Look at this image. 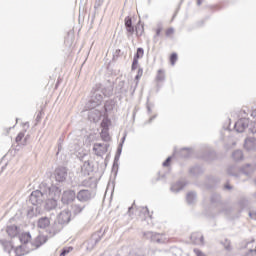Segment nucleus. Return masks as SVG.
<instances>
[{"mask_svg":"<svg viewBox=\"0 0 256 256\" xmlns=\"http://www.w3.org/2000/svg\"><path fill=\"white\" fill-rule=\"evenodd\" d=\"M59 194V190L55 186H47V184L42 183L40 185V190H35L30 194L29 201L33 205H41L47 196L53 197V193Z\"/></svg>","mask_w":256,"mask_h":256,"instance_id":"obj_1","label":"nucleus"},{"mask_svg":"<svg viewBox=\"0 0 256 256\" xmlns=\"http://www.w3.org/2000/svg\"><path fill=\"white\" fill-rule=\"evenodd\" d=\"M95 198V191L93 190H87L82 189L76 194V199L80 201L82 204H73L72 205V211L74 215H79V213H82L83 209H85L84 203H89L91 199Z\"/></svg>","mask_w":256,"mask_h":256,"instance_id":"obj_2","label":"nucleus"},{"mask_svg":"<svg viewBox=\"0 0 256 256\" xmlns=\"http://www.w3.org/2000/svg\"><path fill=\"white\" fill-rule=\"evenodd\" d=\"M111 95H113V90L111 89L105 88L102 91L96 90L86 104V109H95V107H99V105L103 103V97H111Z\"/></svg>","mask_w":256,"mask_h":256,"instance_id":"obj_3","label":"nucleus"},{"mask_svg":"<svg viewBox=\"0 0 256 256\" xmlns=\"http://www.w3.org/2000/svg\"><path fill=\"white\" fill-rule=\"evenodd\" d=\"M71 221V212L69 210H63L59 213L57 217V221L51 225L50 235H57L61 229H63V225H67Z\"/></svg>","mask_w":256,"mask_h":256,"instance_id":"obj_4","label":"nucleus"},{"mask_svg":"<svg viewBox=\"0 0 256 256\" xmlns=\"http://www.w3.org/2000/svg\"><path fill=\"white\" fill-rule=\"evenodd\" d=\"M227 173H228V175H231L232 177H241V175H246L247 177H249V175H251V173H252L251 165L247 164L245 167H243L240 170H239V168H237V166H229L227 168Z\"/></svg>","mask_w":256,"mask_h":256,"instance_id":"obj_5","label":"nucleus"},{"mask_svg":"<svg viewBox=\"0 0 256 256\" xmlns=\"http://www.w3.org/2000/svg\"><path fill=\"white\" fill-rule=\"evenodd\" d=\"M41 240H43V242H40V243H37L36 245H35V247H27V248H25L26 246H24V245H20V246H17L15 249H14V253H15V256H23V255H27V253H29V251H33V250H35V249H39V247L41 246V245H43V243H46V239H45V237H38L37 238V241H41Z\"/></svg>","mask_w":256,"mask_h":256,"instance_id":"obj_6","label":"nucleus"},{"mask_svg":"<svg viewBox=\"0 0 256 256\" xmlns=\"http://www.w3.org/2000/svg\"><path fill=\"white\" fill-rule=\"evenodd\" d=\"M102 237H103V234L101 233V231H98V232L92 234L90 239L85 242L87 251H93V249H95V245H97V243H99V241H101Z\"/></svg>","mask_w":256,"mask_h":256,"instance_id":"obj_7","label":"nucleus"},{"mask_svg":"<svg viewBox=\"0 0 256 256\" xmlns=\"http://www.w3.org/2000/svg\"><path fill=\"white\" fill-rule=\"evenodd\" d=\"M93 151L97 157H103V155L109 151V144L95 143L93 146Z\"/></svg>","mask_w":256,"mask_h":256,"instance_id":"obj_8","label":"nucleus"},{"mask_svg":"<svg viewBox=\"0 0 256 256\" xmlns=\"http://www.w3.org/2000/svg\"><path fill=\"white\" fill-rule=\"evenodd\" d=\"M144 237L146 239H150L152 243H165V240L163 239V235L155 232H145Z\"/></svg>","mask_w":256,"mask_h":256,"instance_id":"obj_9","label":"nucleus"},{"mask_svg":"<svg viewBox=\"0 0 256 256\" xmlns=\"http://www.w3.org/2000/svg\"><path fill=\"white\" fill-rule=\"evenodd\" d=\"M249 119L248 118H241L235 123V130L237 133H243L246 127H249Z\"/></svg>","mask_w":256,"mask_h":256,"instance_id":"obj_10","label":"nucleus"},{"mask_svg":"<svg viewBox=\"0 0 256 256\" xmlns=\"http://www.w3.org/2000/svg\"><path fill=\"white\" fill-rule=\"evenodd\" d=\"M55 179L58 183H63L67 179V168L59 167L55 170Z\"/></svg>","mask_w":256,"mask_h":256,"instance_id":"obj_11","label":"nucleus"},{"mask_svg":"<svg viewBox=\"0 0 256 256\" xmlns=\"http://www.w3.org/2000/svg\"><path fill=\"white\" fill-rule=\"evenodd\" d=\"M76 197L77 194L75 193V190H66L63 192L62 201L63 203H72V201H75Z\"/></svg>","mask_w":256,"mask_h":256,"instance_id":"obj_12","label":"nucleus"},{"mask_svg":"<svg viewBox=\"0 0 256 256\" xmlns=\"http://www.w3.org/2000/svg\"><path fill=\"white\" fill-rule=\"evenodd\" d=\"M19 241H20V243H22V245L24 247H35V245H33V243H31V233H29V232L22 233L19 236Z\"/></svg>","mask_w":256,"mask_h":256,"instance_id":"obj_13","label":"nucleus"},{"mask_svg":"<svg viewBox=\"0 0 256 256\" xmlns=\"http://www.w3.org/2000/svg\"><path fill=\"white\" fill-rule=\"evenodd\" d=\"M190 239L194 245H204L203 234L200 232H194L191 234Z\"/></svg>","mask_w":256,"mask_h":256,"instance_id":"obj_14","label":"nucleus"},{"mask_svg":"<svg viewBox=\"0 0 256 256\" xmlns=\"http://www.w3.org/2000/svg\"><path fill=\"white\" fill-rule=\"evenodd\" d=\"M124 25L126 27L128 37H129V35H133V33H135V27L133 26V19H131V17L127 16L124 19Z\"/></svg>","mask_w":256,"mask_h":256,"instance_id":"obj_15","label":"nucleus"},{"mask_svg":"<svg viewBox=\"0 0 256 256\" xmlns=\"http://www.w3.org/2000/svg\"><path fill=\"white\" fill-rule=\"evenodd\" d=\"M255 138L251 137V138H246L245 142H244V149H246V151H255L256 149V142H255Z\"/></svg>","mask_w":256,"mask_h":256,"instance_id":"obj_16","label":"nucleus"},{"mask_svg":"<svg viewBox=\"0 0 256 256\" xmlns=\"http://www.w3.org/2000/svg\"><path fill=\"white\" fill-rule=\"evenodd\" d=\"M49 225H51V219L49 217L45 216L38 219L37 227L39 229H47Z\"/></svg>","mask_w":256,"mask_h":256,"instance_id":"obj_17","label":"nucleus"},{"mask_svg":"<svg viewBox=\"0 0 256 256\" xmlns=\"http://www.w3.org/2000/svg\"><path fill=\"white\" fill-rule=\"evenodd\" d=\"M57 207V200L55 198H50L46 200L45 209L46 211H53Z\"/></svg>","mask_w":256,"mask_h":256,"instance_id":"obj_18","label":"nucleus"},{"mask_svg":"<svg viewBox=\"0 0 256 256\" xmlns=\"http://www.w3.org/2000/svg\"><path fill=\"white\" fill-rule=\"evenodd\" d=\"M6 233L9 235V237H17V235H19V228L15 225L8 226Z\"/></svg>","mask_w":256,"mask_h":256,"instance_id":"obj_19","label":"nucleus"},{"mask_svg":"<svg viewBox=\"0 0 256 256\" xmlns=\"http://www.w3.org/2000/svg\"><path fill=\"white\" fill-rule=\"evenodd\" d=\"M185 188V182L184 181H178L175 184L171 186V191L173 193H179V191H182V189Z\"/></svg>","mask_w":256,"mask_h":256,"instance_id":"obj_20","label":"nucleus"},{"mask_svg":"<svg viewBox=\"0 0 256 256\" xmlns=\"http://www.w3.org/2000/svg\"><path fill=\"white\" fill-rule=\"evenodd\" d=\"M186 201H187L188 205H193L197 201V193L189 192L186 195Z\"/></svg>","mask_w":256,"mask_h":256,"instance_id":"obj_21","label":"nucleus"},{"mask_svg":"<svg viewBox=\"0 0 256 256\" xmlns=\"http://www.w3.org/2000/svg\"><path fill=\"white\" fill-rule=\"evenodd\" d=\"M90 110L91 111L88 114L90 121H97L99 117H101V112H99V110H93V109H90Z\"/></svg>","mask_w":256,"mask_h":256,"instance_id":"obj_22","label":"nucleus"},{"mask_svg":"<svg viewBox=\"0 0 256 256\" xmlns=\"http://www.w3.org/2000/svg\"><path fill=\"white\" fill-rule=\"evenodd\" d=\"M115 107V102L113 100H108L104 104V109L106 113H109V111H113Z\"/></svg>","mask_w":256,"mask_h":256,"instance_id":"obj_23","label":"nucleus"},{"mask_svg":"<svg viewBox=\"0 0 256 256\" xmlns=\"http://www.w3.org/2000/svg\"><path fill=\"white\" fill-rule=\"evenodd\" d=\"M201 173H203V169L201 168V166H194L190 169V174L194 177H197V175H201Z\"/></svg>","mask_w":256,"mask_h":256,"instance_id":"obj_24","label":"nucleus"},{"mask_svg":"<svg viewBox=\"0 0 256 256\" xmlns=\"http://www.w3.org/2000/svg\"><path fill=\"white\" fill-rule=\"evenodd\" d=\"M232 158L234 159V161H241V159H243V151L235 150L232 153Z\"/></svg>","mask_w":256,"mask_h":256,"instance_id":"obj_25","label":"nucleus"},{"mask_svg":"<svg viewBox=\"0 0 256 256\" xmlns=\"http://www.w3.org/2000/svg\"><path fill=\"white\" fill-rule=\"evenodd\" d=\"M156 81H165V71L158 70Z\"/></svg>","mask_w":256,"mask_h":256,"instance_id":"obj_26","label":"nucleus"},{"mask_svg":"<svg viewBox=\"0 0 256 256\" xmlns=\"http://www.w3.org/2000/svg\"><path fill=\"white\" fill-rule=\"evenodd\" d=\"M145 54V50L143 48H138L136 54L134 55V59H141Z\"/></svg>","mask_w":256,"mask_h":256,"instance_id":"obj_27","label":"nucleus"},{"mask_svg":"<svg viewBox=\"0 0 256 256\" xmlns=\"http://www.w3.org/2000/svg\"><path fill=\"white\" fill-rule=\"evenodd\" d=\"M141 77H143V68H139L137 75L135 76L136 87H137V85H139V79H141Z\"/></svg>","mask_w":256,"mask_h":256,"instance_id":"obj_28","label":"nucleus"},{"mask_svg":"<svg viewBox=\"0 0 256 256\" xmlns=\"http://www.w3.org/2000/svg\"><path fill=\"white\" fill-rule=\"evenodd\" d=\"M73 251V247H65L61 250V253L59 256H66L68 253H71Z\"/></svg>","mask_w":256,"mask_h":256,"instance_id":"obj_29","label":"nucleus"},{"mask_svg":"<svg viewBox=\"0 0 256 256\" xmlns=\"http://www.w3.org/2000/svg\"><path fill=\"white\" fill-rule=\"evenodd\" d=\"M180 154L181 157H189V155H191V150H189V148H182Z\"/></svg>","mask_w":256,"mask_h":256,"instance_id":"obj_30","label":"nucleus"},{"mask_svg":"<svg viewBox=\"0 0 256 256\" xmlns=\"http://www.w3.org/2000/svg\"><path fill=\"white\" fill-rule=\"evenodd\" d=\"M249 131L250 133H253V135H255L256 133V122H251L249 125Z\"/></svg>","mask_w":256,"mask_h":256,"instance_id":"obj_31","label":"nucleus"},{"mask_svg":"<svg viewBox=\"0 0 256 256\" xmlns=\"http://www.w3.org/2000/svg\"><path fill=\"white\" fill-rule=\"evenodd\" d=\"M221 201V196L219 194H213L211 197V203H219Z\"/></svg>","mask_w":256,"mask_h":256,"instance_id":"obj_32","label":"nucleus"},{"mask_svg":"<svg viewBox=\"0 0 256 256\" xmlns=\"http://www.w3.org/2000/svg\"><path fill=\"white\" fill-rule=\"evenodd\" d=\"M223 246H224V249H226V251H231V241H229V240H225L224 242H223Z\"/></svg>","mask_w":256,"mask_h":256,"instance_id":"obj_33","label":"nucleus"},{"mask_svg":"<svg viewBox=\"0 0 256 256\" xmlns=\"http://www.w3.org/2000/svg\"><path fill=\"white\" fill-rule=\"evenodd\" d=\"M170 62H171V65H175V63L177 62V53H172L171 54Z\"/></svg>","mask_w":256,"mask_h":256,"instance_id":"obj_34","label":"nucleus"},{"mask_svg":"<svg viewBox=\"0 0 256 256\" xmlns=\"http://www.w3.org/2000/svg\"><path fill=\"white\" fill-rule=\"evenodd\" d=\"M138 65H139V59L133 58L132 71H135V69H137Z\"/></svg>","mask_w":256,"mask_h":256,"instance_id":"obj_35","label":"nucleus"},{"mask_svg":"<svg viewBox=\"0 0 256 256\" xmlns=\"http://www.w3.org/2000/svg\"><path fill=\"white\" fill-rule=\"evenodd\" d=\"M23 137H25V133L20 132L16 137V143H21V141H23Z\"/></svg>","mask_w":256,"mask_h":256,"instance_id":"obj_36","label":"nucleus"},{"mask_svg":"<svg viewBox=\"0 0 256 256\" xmlns=\"http://www.w3.org/2000/svg\"><path fill=\"white\" fill-rule=\"evenodd\" d=\"M173 33H175V29L173 28H168L166 30V37H171V35H173Z\"/></svg>","mask_w":256,"mask_h":256,"instance_id":"obj_37","label":"nucleus"},{"mask_svg":"<svg viewBox=\"0 0 256 256\" xmlns=\"http://www.w3.org/2000/svg\"><path fill=\"white\" fill-rule=\"evenodd\" d=\"M163 167H169L171 165V156H169L164 162H163Z\"/></svg>","mask_w":256,"mask_h":256,"instance_id":"obj_38","label":"nucleus"},{"mask_svg":"<svg viewBox=\"0 0 256 256\" xmlns=\"http://www.w3.org/2000/svg\"><path fill=\"white\" fill-rule=\"evenodd\" d=\"M194 253L196 256H206L205 253H203L201 250L199 249H194Z\"/></svg>","mask_w":256,"mask_h":256,"instance_id":"obj_39","label":"nucleus"},{"mask_svg":"<svg viewBox=\"0 0 256 256\" xmlns=\"http://www.w3.org/2000/svg\"><path fill=\"white\" fill-rule=\"evenodd\" d=\"M34 213H35V209L32 208V209L28 210V214L27 215L31 219V218H33Z\"/></svg>","mask_w":256,"mask_h":256,"instance_id":"obj_40","label":"nucleus"},{"mask_svg":"<svg viewBox=\"0 0 256 256\" xmlns=\"http://www.w3.org/2000/svg\"><path fill=\"white\" fill-rule=\"evenodd\" d=\"M101 137L104 141H109V134L103 133L101 134Z\"/></svg>","mask_w":256,"mask_h":256,"instance_id":"obj_41","label":"nucleus"},{"mask_svg":"<svg viewBox=\"0 0 256 256\" xmlns=\"http://www.w3.org/2000/svg\"><path fill=\"white\" fill-rule=\"evenodd\" d=\"M142 211L144 212L145 217H149V208L144 207L142 208Z\"/></svg>","mask_w":256,"mask_h":256,"instance_id":"obj_42","label":"nucleus"},{"mask_svg":"<svg viewBox=\"0 0 256 256\" xmlns=\"http://www.w3.org/2000/svg\"><path fill=\"white\" fill-rule=\"evenodd\" d=\"M249 217L256 221V212H249Z\"/></svg>","mask_w":256,"mask_h":256,"instance_id":"obj_43","label":"nucleus"},{"mask_svg":"<svg viewBox=\"0 0 256 256\" xmlns=\"http://www.w3.org/2000/svg\"><path fill=\"white\" fill-rule=\"evenodd\" d=\"M123 144H120V147L117 149V155H121V151H123Z\"/></svg>","mask_w":256,"mask_h":256,"instance_id":"obj_44","label":"nucleus"},{"mask_svg":"<svg viewBox=\"0 0 256 256\" xmlns=\"http://www.w3.org/2000/svg\"><path fill=\"white\" fill-rule=\"evenodd\" d=\"M161 35V28H158L156 30V37H159Z\"/></svg>","mask_w":256,"mask_h":256,"instance_id":"obj_45","label":"nucleus"},{"mask_svg":"<svg viewBox=\"0 0 256 256\" xmlns=\"http://www.w3.org/2000/svg\"><path fill=\"white\" fill-rule=\"evenodd\" d=\"M117 161H119V154H116V155H115V158H114V165H115V163H117Z\"/></svg>","mask_w":256,"mask_h":256,"instance_id":"obj_46","label":"nucleus"},{"mask_svg":"<svg viewBox=\"0 0 256 256\" xmlns=\"http://www.w3.org/2000/svg\"><path fill=\"white\" fill-rule=\"evenodd\" d=\"M155 117H157L156 115L152 116L150 119H149V123H151V121H153V119H155Z\"/></svg>","mask_w":256,"mask_h":256,"instance_id":"obj_47","label":"nucleus"},{"mask_svg":"<svg viewBox=\"0 0 256 256\" xmlns=\"http://www.w3.org/2000/svg\"><path fill=\"white\" fill-rule=\"evenodd\" d=\"M225 189H231V185L226 184V185H225Z\"/></svg>","mask_w":256,"mask_h":256,"instance_id":"obj_48","label":"nucleus"},{"mask_svg":"<svg viewBox=\"0 0 256 256\" xmlns=\"http://www.w3.org/2000/svg\"><path fill=\"white\" fill-rule=\"evenodd\" d=\"M1 243H2V245H11V244H9V242H3V241H1Z\"/></svg>","mask_w":256,"mask_h":256,"instance_id":"obj_49","label":"nucleus"},{"mask_svg":"<svg viewBox=\"0 0 256 256\" xmlns=\"http://www.w3.org/2000/svg\"><path fill=\"white\" fill-rule=\"evenodd\" d=\"M147 111H148V113H151V107L150 106H147Z\"/></svg>","mask_w":256,"mask_h":256,"instance_id":"obj_50","label":"nucleus"},{"mask_svg":"<svg viewBox=\"0 0 256 256\" xmlns=\"http://www.w3.org/2000/svg\"><path fill=\"white\" fill-rule=\"evenodd\" d=\"M123 143H125V136H123V138H122V143L121 144H123Z\"/></svg>","mask_w":256,"mask_h":256,"instance_id":"obj_51","label":"nucleus"},{"mask_svg":"<svg viewBox=\"0 0 256 256\" xmlns=\"http://www.w3.org/2000/svg\"><path fill=\"white\" fill-rule=\"evenodd\" d=\"M197 5H201V0H197Z\"/></svg>","mask_w":256,"mask_h":256,"instance_id":"obj_52","label":"nucleus"},{"mask_svg":"<svg viewBox=\"0 0 256 256\" xmlns=\"http://www.w3.org/2000/svg\"><path fill=\"white\" fill-rule=\"evenodd\" d=\"M116 53H117V54H120V53H121V50H120V49L116 50Z\"/></svg>","mask_w":256,"mask_h":256,"instance_id":"obj_53","label":"nucleus"},{"mask_svg":"<svg viewBox=\"0 0 256 256\" xmlns=\"http://www.w3.org/2000/svg\"><path fill=\"white\" fill-rule=\"evenodd\" d=\"M252 115H254V117H256V110L253 111Z\"/></svg>","mask_w":256,"mask_h":256,"instance_id":"obj_54","label":"nucleus"},{"mask_svg":"<svg viewBox=\"0 0 256 256\" xmlns=\"http://www.w3.org/2000/svg\"><path fill=\"white\" fill-rule=\"evenodd\" d=\"M131 209H133V206L129 207V208H128V211H131Z\"/></svg>","mask_w":256,"mask_h":256,"instance_id":"obj_55","label":"nucleus"},{"mask_svg":"<svg viewBox=\"0 0 256 256\" xmlns=\"http://www.w3.org/2000/svg\"><path fill=\"white\" fill-rule=\"evenodd\" d=\"M139 29V27H136V33H137V30Z\"/></svg>","mask_w":256,"mask_h":256,"instance_id":"obj_56","label":"nucleus"}]
</instances>
